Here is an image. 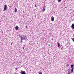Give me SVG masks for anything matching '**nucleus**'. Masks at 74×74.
Wrapping results in <instances>:
<instances>
[{
    "label": "nucleus",
    "mask_w": 74,
    "mask_h": 74,
    "mask_svg": "<svg viewBox=\"0 0 74 74\" xmlns=\"http://www.w3.org/2000/svg\"><path fill=\"white\" fill-rule=\"evenodd\" d=\"M8 8L7 7V5H5L4 6V9L3 10V11H5L6 10H7Z\"/></svg>",
    "instance_id": "nucleus-1"
},
{
    "label": "nucleus",
    "mask_w": 74,
    "mask_h": 74,
    "mask_svg": "<svg viewBox=\"0 0 74 74\" xmlns=\"http://www.w3.org/2000/svg\"><path fill=\"white\" fill-rule=\"evenodd\" d=\"M19 36L21 38V40H25V39L24 38V37H22V35H19Z\"/></svg>",
    "instance_id": "nucleus-2"
},
{
    "label": "nucleus",
    "mask_w": 74,
    "mask_h": 74,
    "mask_svg": "<svg viewBox=\"0 0 74 74\" xmlns=\"http://www.w3.org/2000/svg\"><path fill=\"white\" fill-rule=\"evenodd\" d=\"M21 74H26V72L25 71H22L20 73Z\"/></svg>",
    "instance_id": "nucleus-3"
},
{
    "label": "nucleus",
    "mask_w": 74,
    "mask_h": 74,
    "mask_svg": "<svg viewBox=\"0 0 74 74\" xmlns=\"http://www.w3.org/2000/svg\"><path fill=\"white\" fill-rule=\"evenodd\" d=\"M51 21L52 22L54 21V17L53 16H52L51 18Z\"/></svg>",
    "instance_id": "nucleus-4"
},
{
    "label": "nucleus",
    "mask_w": 74,
    "mask_h": 74,
    "mask_svg": "<svg viewBox=\"0 0 74 74\" xmlns=\"http://www.w3.org/2000/svg\"><path fill=\"white\" fill-rule=\"evenodd\" d=\"M15 29L16 30H19V27L16 26L15 27Z\"/></svg>",
    "instance_id": "nucleus-5"
},
{
    "label": "nucleus",
    "mask_w": 74,
    "mask_h": 74,
    "mask_svg": "<svg viewBox=\"0 0 74 74\" xmlns=\"http://www.w3.org/2000/svg\"><path fill=\"white\" fill-rule=\"evenodd\" d=\"M73 29H74V24L73 23L72 24V25L71 26Z\"/></svg>",
    "instance_id": "nucleus-6"
},
{
    "label": "nucleus",
    "mask_w": 74,
    "mask_h": 74,
    "mask_svg": "<svg viewBox=\"0 0 74 74\" xmlns=\"http://www.w3.org/2000/svg\"><path fill=\"white\" fill-rule=\"evenodd\" d=\"M45 6H44L43 10H42V12H44V11H45Z\"/></svg>",
    "instance_id": "nucleus-7"
},
{
    "label": "nucleus",
    "mask_w": 74,
    "mask_h": 74,
    "mask_svg": "<svg viewBox=\"0 0 74 74\" xmlns=\"http://www.w3.org/2000/svg\"><path fill=\"white\" fill-rule=\"evenodd\" d=\"M73 71H74V68H72L71 70V71L72 73H73Z\"/></svg>",
    "instance_id": "nucleus-8"
},
{
    "label": "nucleus",
    "mask_w": 74,
    "mask_h": 74,
    "mask_svg": "<svg viewBox=\"0 0 74 74\" xmlns=\"http://www.w3.org/2000/svg\"><path fill=\"white\" fill-rule=\"evenodd\" d=\"M24 38L25 39V40H26V39H27V37L26 36H24Z\"/></svg>",
    "instance_id": "nucleus-9"
},
{
    "label": "nucleus",
    "mask_w": 74,
    "mask_h": 74,
    "mask_svg": "<svg viewBox=\"0 0 74 74\" xmlns=\"http://www.w3.org/2000/svg\"><path fill=\"white\" fill-rule=\"evenodd\" d=\"M71 68H74V65L73 64H71Z\"/></svg>",
    "instance_id": "nucleus-10"
},
{
    "label": "nucleus",
    "mask_w": 74,
    "mask_h": 74,
    "mask_svg": "<svg viewBox=\"0 0 74 74\" xmlns=\"http://www.w3.org/2000/svg\"><path fill=\"white\" fill-rule=\"evenodd\" d=\"M15 12H17V9L15 8L14 9Z\"/></svg>",
    "instance_id": "nucleus-11"
},
{
    "label": "nucleus",
    "mask_w": 74,
    "mask_h": 74,
    "mask_svg": "<svg viewBox=\"0 0 74 74\" xmlns=\"http://www.w3.org/2000/svg\"><path fill=\"white\" fill-rule=\"evenodd\" d=\"M62 0H58V3H60L62 1Z\"/></svg>",
    "instance_id": "nucleus-12"
},
{
    "label": "nucleus",
    "mask_w": 74,
    "mask_h": 74,
    "mask_svg": "<svg viewBox=\"0 0 74 74\" xmlns=\"http://www.w3.org/2000/svg\"><path fill=\"white\" fill-rule=\"evenodd\" d=\"M60 47V43H58V47Z\"/></svg>",
    "instance_id": "nucleus-13"
},
{
    "label": "nucleus",
    "mask_w": 74,
    "mask_h": 74,
    "mask_svg": "<svg viewBox=\"0 0 74 74\" xmlns=\"http://www.w3.org/2000/svg\"><path fill=\"white\" fill-rule=\"evenodd\" d=\"M23 40H22V39H21V42H22V43H23Z\"/></svg>",
    "instance_id": "nucleus-14"
},
{
    "label": "nucleus",
    "mask_w": 74,
    "mask_h": 74,
    "mask_svg": "<svg viewBox=\"0 0 74 74\" xmlns=\"http://www.w3.org/2000/svg\"><path fill=\"white\" fill-rule=\"evenodd\" d=\"M68 74H70V73H71V72H70L69 71L68 72Z\"/></svg>",
    "instance_id": "nucleus-15"
},
{
    "label": "nucleus",
    "mask_w": 74,
    "mask_h": 74,
    "mask_svg": "<svg viewBox=\"0 0 74 74\" xmlns=\"http://www.w3.org/2000/svg\"><path fill=\"white\" fill-rule=\"evenodd\" d=\"M15 69H16V70H18V68H15Z\"/></svg>",
    "instance_id": "nucleus-16"
},
{
    "label": "nucleus",
    "mask_w": 74,
    "mask_h": 74,
    "mask_svg": "<svg viewBox=\"0 0 74 74\" xmlns=\"http://www.w3.org/2000/svg\"><path fill=\"white\" fill-rule=\"evenodd\" d=\"M48 46V47H50L51 46V44H49Z\"/></svg>",
    "instance_id": "nucleus-17"
},
{
    "label": "nucleus",
    "mask_w": 74,
    "mask_h": 74,
    "mask_svg": "<svg viewBox=\"0 0 74 74\" xmlns=\"http://www.w3.org/2000/svg\"><path fill=\"white\" fill-rule=\"evenodd\" d=\"M35 7H37V5H35Z\"/></svg>",
    "instance_id": "nucleus-18"
},
{
    "label": "nucleus",
    "mask_w": 74,
    "mask_h": 74,
    "mask_svg": "<svg viewBox=\"0 0 74 74\" xmlns=\"http://www.w3.org/2000/svg\"><path fill=\"white\" fill-rule=\"evenodd\" d=\"M27 26H26L25 27V29H27Z\"/></svg>",
    "instance_id": "nucleus-19"
},
{
    "label": "nucleus",
    "mask_w": 74,
    "mask_h": 74,
    "mask_svg": "<svg viewBox=\"0 0 74 74\" xmlns=\"http://www.w3.org/2000/svg\"><path fill=\"white\" fill-rule=\"evenodd\" d=\"M24 49H25V47H23V50Z\"/></svg>",
    "instance_id": "nucleus-20"
},
{
    "label": "nucleus",
    "mask_w": 74,
    "mask_h": 74,
    "mask_svg": "<svg viewBox=\"0 0 74 74\" xmlns=\"http://www.w3.org/2000/svg\"><path fill=\"white\" fill-rule=\"evenodd\" d=\"M13 43V42L11 43V45H12Z\"/></svg>",
    "instance_id": "nucleus-21"
},
{
    "label": "nucleus",
    "mask_w": 74,
    "mask_h": 74,
    "mask_svg": "<svg viewBox=\"0 0 74 74\" xmlns=\"http://www.w3.org/2000/svg\"><path fill=\"white\" fill-rule=\"evenodd\" d=\"M62 49H63V47H61V49L62 50Z\"/></svg>",
    "instance_id": "nucleus-22"
},
{
    "label": "nucleus",
    "mask_w": 74,
    "mask_h": 74,
    "mask_svg": "<svg viewBox=\"0 0 74 74\" xmlns=\"http://www.w3.org/2000/svg\"><path fill=\"white\" fill-rule=\"evenodd\" d=\"M51 40H52V41H53V38H52L51 39Z\"/></svg>",
    "instance_id": "nucleus-23"
},
{
    "label": "nucleus",
    "mask_w": 74,
    "mask_h": 74,
    "mask_svg": "<svg viewBox=\"0 0 74 74\" xmlns=\"http://www.w3.org/2000/svg\"><path fill=\"white\" fill-rule=\"evenodd\" d=\"M14 74H18V73H16H16H14Z\"/></svg>",
    "instance_id": "nucleus-24"
},
{
    "label": "nucleus",
    "mask_w": 74,
    "mask_h": 74,
    "mask_svg": "<svg viewBox=\"0 0 74 74\" xmlns=\"http://www.w3.org/2000/svg\"><path fill=\"white\" fill-rule=\"evenodd\" d=\"M65 8H67V7H66Z\"/></svg>",
    "instance_id": "nucleus-25"
},
{
    "label": "nucleus",
    "mask_w": 74,
    "mask_h": 74,
    "mask_svg": "<svg viewBox=\"0 0 74 74\" xmlns=\"http://www.w3.org/2000/svg\"><path fill=\"white\" fill-rule=\"evenodd\" d=\"M68 66H69V64H67Z\"/></svg>",
    "instance_id": "nucleus-26"
},
{
    "label": "nucleus",
    "mask_w": 74,
    "mask_h": 74,
    "mask_svg": "<svg viewBox=\"0 0 74 74\" xmlns=\"http://www.w3.org/2000/svg\"><path fill=\"white\" fill-rule=\"evenodd\" d=\"M71 13H72V12H71L70 14H71Z\"/></svg>",
    "instance_id": "nucleus-27"
}]
</instances>
